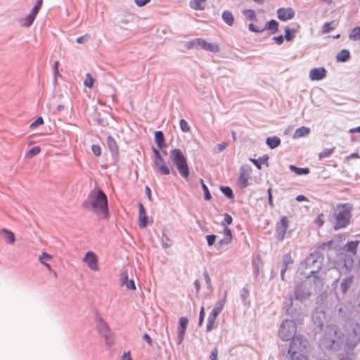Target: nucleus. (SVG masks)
I'll return each mask as SVG.
<instances>
[{
	"label": "nucleus",
	"mask_w": 360,
	"mask_h": 360,
	"mask_svg": "<svg viewBox=\"0 0 360 360\" xmlns=\"http://www.w3.org/2000/svg\"><path fill=\"white\" fill-rule=\"evenodd\" d=\"M322 286L323 281L319 277H307L304 281L296 285L293 297L300 302H304L319 291Z\"/></svg>",
	"instance_id": "nucleus-3"
},
{
	"label": "nucleus",
	"mask_w": 360,
	"mask_h": 360,
	"mask_svg": "<svg viewBox=\"0 0 360 360\" xmlns=\"http://www.w3.org/2000/svg\"><path fill=\"white\" fill-rule=\"evenodd\" d=\"M218 356V349L217 347L212 348L211 351V354L210 355V360H217Z\"/></svg>",
	"instance_id": "nucleus-62"
},
{
	"label": "nucleus",
	"mask_w": 360,
	"mask_h": 360,
	"mask_svg": "<svg viewBox=\"0 0 360 360\" xmlns=\"http://www.w3.org/2000/svg\"><path fill=\"white\" fill-rule=\"evenodd\" d=\"M36 16L30 13L27 16L20 20V24L22 27H28L34 22Z\"/></svg>",
	"instance_id": "nucleus-32"
},
{
	"label": "nucleus",
	"mask_w": 360,
	"mask_h": 360,
	"mask_svg": "<svg viewBox=\"0 0 360 360\" xmlns=\"http://www.w3.org/2000/svg\"><path fill=\"white\" fill-rule=\"evenodd\" d=\"M278 19L286 21L292 19L295 15V11L291 8H281L277 10Z\"/></svg>",
	"instance_id": "nucleus-20"
},
{
	"label": "nucleus",
	"mask_w": 360,
	"mask_h": 360,
	"mask_svg": "<svg viewBox=\"0 0 360 360\" xmlns=\"http://www.w3.org/2000/svg\"><path fill=\"white\" fill-rule=\"evenodd\" d=\"M44 123V120H43V118L41 117H39L36 119L35 121H34L31 124H30V127L31 128H35L41 124H42Z\"/></svg>",
	"instance_id": "nucleus-57"
},
{
	"label": "nucleus",
	"mask_w": 360,
	"mask_h": 360,
	"mask_svg": "<svg viewBox=\"0 0 360 360\" xmlns=\"http://www.w3.org/2000/svg\"><path fill=\"white\" fill-rule=\"evenodd\" d=\"M293 264V259L290 254H285L283 256L282 266L281 269V278L283 281L285 280V272L287 271L288 265Z\"/></svg>",
	"instance_id": "nucleus-25"
},
{
	"label": "nucleus",
	"mask_w": 360,
	"mask_h": 360,
	"mask_svg": "<svg viewBox=\"0 0 360 360\" xmlns=\"http://www.w3.org/2000/svg\"><path fill=\"white\" fill-rule=\"evenodd\" d=\"M200 184L204 193V198L205 200H210L212 198V195L209 191V189L206 184L204 183L202 179H200Z\"/></svg>",
	"instance_id": "nucleus-42"
},
{
	"label": "nucleus",
	"mask_w": 360,
	"mask_h": 360,
	"mask_svg": "<svg viewBox=\"0 0 360 360\" xmlns=\"http://www.w3.org/2000/svg\"><path fill=\"white\" fill-rule=\"evenodd\" d=\"M222 19L229 26H232L234 22V18L232 13L228 11L223 12Z\"/></svg>",
	"instance_id": "nucleus-36"
},
{
	"label": "nucleus",
	"mask_w": 360,
	"mask_h": 360,
	"mask_svg": "<svg viewBox=\"0 0 360 360\" xmlns=\"http://www.w3.org/2000/svg\"><path fill=\"white\" fill-rule=\"evenodd\" d=\"M312 321L314 324L321 329L326 321V314L321 307L316 308L312 313Z\"/></svg>",
	"instance_id": "nucleus-15"
},
{
	"label": "nucleus",
	"mask_w": 360,
	"mask_h": 360,
	"mask_svg": "<svg viewBox=\"0 0 360 360\" xmlns=\"http://www.w3.org/2000/svg\"><path fill=\"white\" fill-rule=\"evenodd\" d=\"M266 143L271 149H274L281 144V139L278 136H269L266 139Z\"/></svg>",
	"instance_id": "nucleus-31"
},
{
	"label": "nucleus",
	"mask_w": 360,
	"mask_h": 360,
	"mask_svg": "<svg viewBox=\"0 0 360 360\" xmlns=\"http://www.w3.org/2000/svg\"><path fill=\"white\" fill-rule=\"evenodd\" d=\"M120 282L129 290H136V285L134 280L128 279V274L126 271H122L120 274Z\"/></svg>",
	"instance_id": "nucleus-24"
},
{
	"label": "nucleus",
	"mask_w": 360,
	"mask_h": 360,
	"mask_svg": "<svg viewBox=\"0 0 360 360\" xmlns=\"http://www.w3.org/2000/svg\"><path fill=\"white\" fill-rule=\"evenodd\" d=\"M0 234L3 236L4 240L8 244H13L15 241L14 233L7 229H1Z\"/></svg>",
	"instance_id": "nucleus-26"
},
{
	"label": "nucleus",
	"mask_w": 360,
	"mask_h": 360,
	"mask_svg": "<svg viewBox=\"0 0 360 360\" xmlns=\"http://www.w3.org/2000/svg\"><path fill=\"white\" fill-rule=\"evenodd\" d=\"M82 261L87 264L88 267L91 270L98 271L99 269L98 265V257L94 252H87L82 259Z\"/></svg>",
	"instance_id": "nucleus-16"
},
{
	"label": "nucleus",
	"mask_w": 360,
	"mask_h": 360,
	"mask_svg": "<svg viewBox=\"0 0 360 360\" xmlns=\"http://www.w3.org/2000/svg\"><path fill=\"white\" fill-rule=\"evenodd\" d=\"M216 238H217V236L214 234H210V235L206 236V240H207V245L209 246L215 245L216 244L215 243Z\"/></svg>",
	"instance_id": "nucleus-53"
},
{
	"label": "nucleus",
	"mask_w": 360,
	"mask_h": 360,
	"mask_svg": "<svg viewBox=\"0 0 360 360\" xmlns=\"http://www.w3.org/2000/svg\"><path fill=\"white\" fill-rule=\"evenodd\" d=\"M289 169L291 172L295 173L297 175H305L309 173V169L308 167H297L295 165H290Z\"/></svg>",
	"instance_id": "nucleus-35"
},
{
	"label": "nucleus",
	"mask_w": 360,
	"mask_h": 360,
	"mask_svg": "<svg viewBox=\"0 0 360 360\" xmlns=\"http://www.w3.org/2000/svg\"><path fill=\"white\" fill-rule=\"evenodd\" d=\"M308 345L305 338L296 335L292 339L288 349H282L281 360H308L305 355Z\"/></svg>",
	"instance_id": "nucleus-4"
},
{
	"label": "nucleus",
	"mask_w": 360,
	"mask_h": 360,
	"mask_svg": "<svg viewBox=\"0 0 360 360\" xmlns=\"http://www.w3.org/2000/svg\"><path fill=\"white\" fill-rule=\"evenodd\" d=\"M169 158L176 166L179 174L184 179H188L190 172L187 163V158L182 150L179 148L172 149L169 153Z\"/></svg>",
	"instance_id": "nucleus-7"
},
{
	"label": "nucleus",
	"mask_w": 360,
	"mask_h": 360,
	"mask_svg": "<svg viewBox=\"0 0 360 360\" xmlns=\"http://www.w3.org/2000/svg\"><path fill=\"white\" fill-rule=\"evenodd\" d=\"M232 240V233L231 229L228 226L224 227L223 238L219 240L216 244L215 248L220 252L226 250L225 246L228 245Z\"/></svg>",
	"instance_id": "nucleus-12"
},
{
	"label": "nucleus",
	"mask_w": 360,
	"mask_h": 360,
	"mask_svg": "<svg viewBox=\"0 0 360 360\" xmlns=\"http://www.w3.org/2000/svg\"><path fill=\"white\" fill-rule=\"evenodd\" d=\"M350 52L347 49H342L336 55V60L338 62L345 63L350 58Z\"/></svg>",
	"instance_id": "nucleus-28"
},
{
	"label": "nucleus",
	"mask_w": 360,
	"mask_h": 360,
	"mask_svg": "<svg viewBox=\"0 0 360 360\" xmlns=\"http://www.w3.org/2000/svg\"><path fill=\"white\" fill-rule=\"evenodd\" d=\"M353 206L350 203H340L334 211V229L346 228L350 224Z\"/></svg>",
	"instance_id": "nucleus-5"
},
{
	"label": "nucleus",
	"mask_w": 360,
	"mask_h": 360,
	"mask_svg": "<svg viewBox=\"0 0 360 360\" xmlns=\"http://www.w3.org/2000/svg\"><path fill=\"white\" fill-rule=\"evenodd\" d=\"M323 257L319 251H314L311 253L304 262L301 264V268L304 271L302 274L307 277H315V274L318 273L323 266Z\"/></svg>",
	"instance_id": "nucleus-6"
},
{
	"label": "nucleus",
	"mask_w": 360,
	"mask_h": 360,
	"mask_svg": "<svg viewBox=\"0 0 360 360\" xmlns=\"http://www.w3.org/2000/svg\"><path fill=\"white\" fill-rule=\"evenodd\" d=\"M344 335L335 325H327L319 339V347L324 351H338L343 343Z\"/></svg>",
	"instance_id": "nucleus-1"
},
{
	"label": "nucleus",
	"mask_w": 360,
	"mask_h": 360,
	"mask_svg": "<svg viewBox=\"0 0 360 360\" xmlns=\"http://www.w3.org/2000/svg\"><path fill=\"white\" fill-rule=\"evenodd\" d=\"M349 37L354 40L360 39V26L352 29L349 34Z\"/></svg>",
	"instance_id": "nucleus-47"
},
{
	"label": "nucleus",
	"mask_w": 360,
	"mask_h": 360,
	"mask_svg": "<svg viewBox=\"0 0 360 360\" xmlns=\"http://www.w3.org/2000/svg\"><path fill=\"white\" fill-rule=\"evenodd\" d=\"M227 146V143H225V142H223L221 143H219L217 145L215 149H214V152L215 153H220L221 152L222 150H224Z\"/></svg>",
	"instance_id": "nucleus-59"
},
{
	"label": "nucleus",
	"mask_w": 360,
	"mask_h": 360,
	"mask_svg": "<svg viewBox=\"0 0 360 360\" xmlns=\"http://www.w3.org/2000/svg\"><path fill=\"white\" fill-rule=\"evenodd\" d=\"M94 82V79L91 77V74L90 73H87L86 75V78H85V80L84 82V86H86V87H89V88H91L93 86Z\"/></svg>",
	"instance_id": "nucleus-48"
},
{
	"label": "nucleus",
	"mask_w": 360,
	"mask_h": 360,
	"mask_svg": "<svg viewBox=\"0 0 360 360\" xmlns=\"http://www.w3.org/2000/svg\"><path fill=\"white\" fill-rule=\"evenodd\" d=\"M220 190L222 193L229 199L233 198V193L231 187L229 186H221Z\"/></svg>",
	"instance_id": "nucleus-41"
},
{
	"label": "nucleus",
	"mask_w": 360,
	"mask_h": 360,
	"mask_svg": "<svg viewBox=\"0 0 360 360\" xmlns=\"http://www.w3.org/2000/svg\"><path fill=\"white\" fill-rule=\"evenodd\" d=\"M359 244V240L349 241L346 244L345 249L347 251L351 252L353 254H356L357 246Z\"/></svg>",
	"instance_id": "nucleus-39"
},
{
	"label": "nucleus",
	"mask_w": 360,
	"mask_h": 360,
	"mask_svg": "<svg viewBox=\"0 0 360 360\" xmlns=\"http://www.w3.org/2000/svg\"><path fill=\"white\" fill-rule=\"evenodd\" d=\"M339 360H352V354L346 353L340 356Z\"/></svg>",
	"instance_id": "nucleus-64"
},
{
	"label": "nucleus",
	"mask_w": 360,
	"mask_h": 360,
	"mask_svg": "<svg viewBox=\"0 0 360 360\" xmlns=\"http://www.w3.org/2000/svg\"><path fill=\"white\" fill-rule=\"evenodd\" d=\"M207 0H191L190 1V6L194 10H203L205 7V2Z\"/></svg>",
	"instance_id": "nucleus-34"
},
{
	"label": "nucleus",
	"mask_w": 360,
	"mask_h": 360,
	"mask_svg": "<svg viewBox=\"0 0 360 360\" xmlns=\"http://www.w3.org/2000/svg\"><path fill=\"white\" fill-rule=\"evenodd\" d=\"M360 342V325L355 322L352 323L349 329L347 331L345 345L349 350H352Z\"/></svg>",
	"instance_id": "nucleus-8"
},
{
	"label": "nucleus",
	"mask_w": 360,
	"mask_h": 360,
	"mask_svg": "<svg viewBox=\"0 0 360 360\" xmlns=\"http://www.w3.org/2000/svg\"><path fill=\"white\" fill-rule=\"evenodd\" d=\"M83 206L91 210L101 219H107L109 217L107 195L101 189L91 191Z\"/></svg>",
	"instance_id": "nucleus-2"
},
{
	"label": "nucleus",
	"mask_w": 360,
	"mask_h": 360,
	"mask_svg": "<svg viewBox=\"0 0 360 360\" xmlns=\"http://www.w3.org/2000/svg\"><path fill=\"white\" fill-rule=\"evenodd\" d=\"M155 141L158 148L162 149L165 146V136L162 131L155 132Z\"/></svg>",
	"instance_id": "nucleus-30"
},
{
	"label": "nucleus",
	"mask_w": 360,
	"mask_h": 360,
	"mask_svg": "<svg viewBox=\"0 0 360 360\" xmlns=\"http://www.w3.org/2000/svg\"><path fill=\"white\" fill-rule=\"evenodd\" d=\"M278 23L275 20H271L269 22H266L264 26L255 25L253 23H250L248 26L249 30L255 32H262L265 30H269L275 32L278 30Z\"/></svg>",
	"instance_id": "nucleus-11"
},
{
	"label": "nucleus",
	"mask_w": 360,
	"mask_h": 360,
	"mask_svg": "<svg viewBox=\"0 0 360 360\" xmlns=\"http://www.w3.org/2000/svg\"><path fill=\"white\" fill-rule=\"evenodd\" d=\"M296 330L295 323L292 320L285 319L281 324L279 336L283 340L288 341L294 338Z\"/></svg>",
	"instance_id": "nucleus-9"
},
{
	"label": "nucleus",
	"mask_w": 360,
	"mask_h": 360,
	"mask_svg": "<svg viewBox=\"0 0 360 360\" xmlns=\"http://www.w3.org/2000/svg\"><path fill=\"white\" fill-rule=\"evenodd\" d=\"M310 132V129L307 127H301L297 128L294 132L292 137L293 139H299L301 137L306 136Z\"/></svg>",
	"instance_id": "nucleus-29"
},
{
	"label": "nucleus",
	"mask_w": 360,
	"mask_h": 360,
	"mask_svg": "<svg viewBox=\"0 0 360 360\" xmlns=\"http://www.w3.org/2000/svg\"><path fill=\"white\" fill-rule=\"evenodd\" d=\"M91 150L93 152V153L94 154V155H96V157H98L101 155V148L100 147V146L98 145H92L91 146Z\"/></svg>",
	"instance_id": "nucleus-55"
},
{
	"label": "nucleus",
	"mask_w": 360,
	"mask_h": 360,
	"mask_svg": "<svg viewBox=\"0 0 360 360\" xmlns=\"http://www.w3.org/2000/svg\"><path fill=\"white\" fill-rule=\"evenodd\" d=\"M148 217L146 213L145 208L142 203L139 204V226L145 228L148 224Z\"/></svg>",
	"instance_id": "nucleus-22"
},
{
	"label": "nucleus",
	"mask_w": 360,
	"mask_h": 360,
	"mask_svg": "<svg viewBox=\"0 0 360 360\" xmlns=\"http://www.w3.org/2000/svg\"><path fill=\"white\" fill-rule=\"evenodd\" d=\"M250 178V169L248 167L242 166L240 168V175L238 178V183L243 188L248 186V179Z\"/></svg>",
	"instance_id": "nucleus-19"
},
{
	"label": "nucleus",
	"mask_w": 360,
	"mask_h": 360,
	"mask_svg": "<svg viewBox=\"0 0 360 360\" xmlns=\"http://www.w3.org/2000/svg\"><path fill=\"white\" fill-rule=\"evenodd\" d=\"M202 49H204L206 51L217 53L220 51V46H200Z\"/></svg>",
	"instance_id": "nucleus-58"
},
{
	"label": "nucleus",
	"mask_w": 360,
	"mask_h": 360,
	"mask_svg": "<svg viewBox=\"0 0 360 360\" xmlns=\"http://www.w3.org/2000/svg\"><path fill=\"white\" fill-rule=\"evenodd\" d=\"M249 294H250L249 290L246 288H243L242 289V290L240 291V296L241 300L244 304H245L247 302L246 301L249 296Z\"/></svg>",
	"instance_id": "nucleus-50"
},
{
	"label": "nucleus",
	"mask_w": 360,
	"mask_h": 360,
	"mask_svg": "<svg viewBox=\"0 0 360 360\" xmlns=\"http://www.w3.org/2000/svg\"><path fill=\"white\" fill-rule=\"evenodd\" d=\"M343 264L341 267V272L347 273L350 271L353 266V259L350 256L345 255L342 259Z\"/></svg>",
	"instance_id": "nucleus-27"
},
{
	"label": "nucleus",
	"mask_w": 360,
	"mask_h": 360,
	"mask_svg": "<svg viewBox=\"0 0 360 360\" xmlns=\"http://www.w3.org/2000/svg\"><path fill=\"white\" fill-rule=\"evenodd\" d=\"M297 30L296 29H289V28H285V38L287 41H290L292 39H293L295 37V33L297 32Z\"/></svg>",
	"instance_id": "nucleus-44"
},
{
	"label": "nucleus",
	"mask_w": 360,
	"mask_h": 360,
	"mask_svg": "<svg viewBox=\"0 0 360 360\" xmlns=\"http://www.w3.org/2000/svg\"><path fill=\"white\" fill-rule=\"evenodd\" d=\"M52 258V256L45 252H43L41 255L39 257V261L40 262H44V259H51Z\"/></svg>",
	"instance_id": "nucleus-63"
},
{
	"label": "nucleus",
	"mask_w": 360,
	"mask_h": 360,
	"mask_svg": "<svg viewBox=\"0 0 360 360\" xmlns=\"http://www.w3.org/2000/svg\"><path fill=\"white\" fill-rule=\"evenodd\" d=\"M203 276L207 285V288L210 290H212V285L211 283V278L210 277V275L207 272V271H204L203 272Z\"/></svg>",
	"instance_id": "nucleus-49"
},
{
	"label": "nucleus",
	"mask_w": 360,
	"mask_h": 360,
	"mask_svg": "<svg viewBox=\"0 0 360 360\" xmlns=\"http://www.w3.org/2000/svg\"><path fill=\"white\" fill-rule=\"evenodd\" d=\"M232 221H233V219H232L231 216L230 214H229L226 213V214H224V222H223V224H223V226H224H224H226L225 225V224H231L232 223Z\"/></svg>",
	"instance_id": "nucleus-61"
},
{
	"label": "nucleus",
	"mask_w": 360,
	"mask_h": 360,
	"mask_svg": "<svg viewBox=\"0 0 360 360\" xmlns=\"http://www.w3.org/2000/svg\"><path fill=\"white\" fill-rule=\"evenodd\" d=\"M288 227V218L285 216L282 217L280 221L276 224V237L279 240H283L286 230Z\"/></svg>",
	"instance_id": "nucleus-14"
},
{
	"label": "nucleus",
	"mask_w": 360,
	"mask_h": 360,
	"mask_svg": "<svg viewBox=\"0 0 360 360\" xmlns=\"http://www.w3.org/2000/svg\"><path fill=\"white\" fill-rule=\"evenodd\" d=\"M179 125H180V128L181 129L184 131V132H188L191 129L188 122L184 120V119H181L179 122Z\"/></svg>",
	"instance_id": "nucleus-51"
},
{
	"label": "nucleus",
	"mask_w": 360,
	"mask_h": 360,
	"mask_svg": "<svg viewBox=\"0 0 360 360\" xmlns=\"http://www.w3.org/2000/svg\"><path fill=\"white\" fill-rule=\"evenodd\" d=\"M172 240L165 233L161 236V245L164 249L170 248L172 245Z\"/></svg>",
	"instance_id": "nucleus-37"
},
{
	"label": "nucleus",
	"mask_w": 360,
	"mask_h": 360,
	"mask_svg": "<svg viewBox=\"0 0 360 360\" xmlns=\"http://www.w3.org/2000/svg\"><path fill=\"white\" fill-rule=\"evenodd\" d=\"M188 323V320L187 318L183 317V316L179 318V326L177 328V336H176V343L178 345H181L184 339L186 330Z\"/></svg>",
	"instance_id": "nucleus-17"
},
{
	"label": "nucleus",
	"mask_w": 360,
	"mask_h": 360,
	"mask_svg": "<svg viewBox=\"0 0 360 360\" xmlns=\"http://www.w3.org/2000/svg\"><path fill=\"white\" fill-rule=\"evenodd\" d=\"M190 45H198V46H200V45H210V44H207L206 41L205 40H203V39H195L193 40L191 42Z\"/></svg>",
	"instance_id": "nucleus-60"
},
{
	"label": "nucleus",
	"mask_w": 360,
	"mask_h": 360,
	"mask_svg": "<svg viewBox=\"0 0 360 360\" xmlns=\"http://www.w3.org/2000/svg\"><path fill=\"white\" fill-rule=\"evenodd\" d=\"M292 296L290 295L288 300L283 303V309L286 314L292 316Z\"/></svg>",
	"instance_id": "nucleus-38"
},
{
	"label": "nucleus",
	"mask_w": 360,
	"mask_h": 360,
	"mask_svg": "<svg viewBox=\"0 0 360 360\" xmlns=\"http://www.w3.org/2000/svg\"><path fill=\"white\" fill-rule=\"evenodd\" d=\"M336 25H337V23L335 21L325 23L323 26V32L328 33L330 31L335 29Z\"/></svg>",
	"instance_id": "nucleus-43"
},
{
	"label": "nucleus",
	"mask_w": 360,
	"mask_h": 360,
	"mask_svg": "<svg viewBox=\"0 0 360 360\" xmlns=\"http://www.w3.org/2000/svg\"><path fill=\"white\" fill-rule=\"evenodd\" d=\"M40 148L39 146H34L32 147L27 153V156L28 157H32L40 153Z\"/></svg>",
	"instance_id": "nucleus-52"
},
{
	"label": "nucleus",
	"mask_w": 360,
	"mask_h": 360,
	"mask_svg": "<svg viewBox=\"0 0 360 360\" xmlns=\"http://www.w3.org/2000/svg\"><path fill=\"white\" fill-rule=\"evenodd\" d=\"M226 292H224V297L223 299L217 301L215 304V306H214V308L217 309L218 311H219L220 312L221 311V310L223 309L224 307V304L226 302Z\"/></svg>",
	"instance_id": "nucleus-46"
},
{
	"label": "nucleus",
	"mask_w": 360,
	"mask_h": 360,
	"mask_svg": "<svg viewBox=\"0 0 360 360\" xmlns=\"http://www.w3.org/2000/svg\"><path fill=\"white\" fill-rule=\"evenodd\" d=\"M327 75V70L323 67L314 68L310 70L309 77L311 81H319Z\"/></svg>",
	"instance_id": "nucleus-18"
},
{
	"label": "nucleus",
	"mask_w": 360,
	"mask_h": 360,
	"mask_svg": "<svg viewBox=\"0 0 360 360\" xmlns=\"http://www.w3.org/2000/svg\"><path fill=\"white\" fill-rule=\"evenodd\" d=\"M153 167L156 172L160 175H169L171 172L169 163H166L162 156L160 157V160H154Z\"/></svg>",
	"instance_id": "nucleus-13"
},
{
	"label": "nucleus",
	"mask_w": 360,
	"mask_h": 360,
	"mask_svg": "<svg viewBox=\"0 0 360 360\" xmlns=\"http://www.w3.org/2000/svg\"><path fill=\"white\" fill-rule=\"evenodd\" d=\"M96 328L100 335L105 340L106 345L111 346L113 343L112 332L105 321L99 315L96 317Z\"/></svg>",
	"instance_id": "nucleus-10"
},
{
	"label": "nucleus",
	"mask_w": 360,
	"mask_h": 360,
	"mask_svg": "<svg viewBox=\"0 0 360 360\" xmlns=\"http://www.w3.org/2000/svg\"><path fill=\"white\" fill-rule=\"evenodd\" d=\"M90 38L89 34H86L84 36L79 37L77 39V42L78 44H85L89 41V39Z\"/></svg>",
	"instance_id": "nucleus-56"
},
{
	"label": "nucleus",
	"mask_w": 360,
	"mask_h": 360,
	"mask_svg": "<svg viewBox=\"0 0 360 360\" xmlns=\"http://www.w3.org/2000/svg\"><path fill=\"white\" fill-rule=\"evenodd\" d=\"M250 161H251L258 169L262 168V164H266L268 165V156L264 155L262 157H259L258 159L250 158Z\"/></svg>",
	"instance_id": "nucleus-33"
},
{
	"label": "nucleus",
	"mask_w": 360,
	"mask_h": 360,
	"mask_svg": "<svg viewBox=\"0 0 360 360\" xmlns=\"http://www.w3.org/2000/svg\"><path fill=\"white\" fill-rule=\"evenodd\" d=\"M107 146L112 157L117 156L119 153V147L116 141L112 136H108L106 140Z\"/></svg>",
	"instance_id": "nucleus-23"
},
{
	"label": "nucleus",
	"mask_w": 360,
	"mask_h": 360,
	"mask_svg": "<svg viewBox=\"0 0 360 360\" xmlns=\"http://www.w3.org/2000/svg\"><path fill=\"white\" fill-rule=\"evenodd\" d=\"M354 276H349L340 281V290L342 294H345L354 283Z\"/></svg>",
	"instance_id": "nucleus-21"
},
{
	"label": "nucleus",
	"mask_w": 360,
	"mask_h": 360,
	"mask_svg": "<svg viewBox=\"0 0 360 360\" xmlns=\"http://www.w3.org/2000/svg\"><path fill=\"white\" fill-rule=\"evenodd\" d=\"M244 15L248 20H255L256 18L255 13L253 10H246L244 11Z\"/></svg>",
	"instance_id": "nucleus-54"
},
{
	"label": "nucleus",
	"mask_w": 360,
	"mask_h": 360,
	"mask_svg": "<svg viewBox=\"0 0 360 360\" xmlns=\"http://www.w3.org/2000/svg\"><path fill=\"white\" fill-rule=\"evenodd\" d=\"M215 321H216L215 318L208 316L207 323V326H206L207 332L211 331L213 328H214L216 327V326L214 325Z\"/></svg>",
	"instance_id": "nucleus-45"
},
{
	"label": "nucleus",
	"mask_w": 360,
	"mask_h": 360,
	"mask_svg": "<svg viewBox=\"0 0 360 360\" xmlns=\"http://www.w3.org/2000/svg\"><path fill=\"white\" fill-rule=\"evenodd\" d=\"M334 150H335V148L334 147L331 148L324 149L323 151H321L319 154V160H322V159H324V158H329L333 153Z\"/></svg>",
	"instance_id": "nucleus-40"
}]
</instances>
